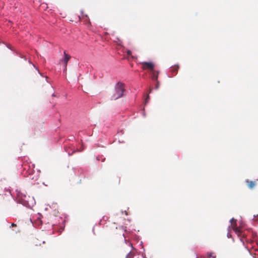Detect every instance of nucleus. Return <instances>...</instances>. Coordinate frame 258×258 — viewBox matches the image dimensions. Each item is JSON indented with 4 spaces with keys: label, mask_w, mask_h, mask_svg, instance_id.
I'll list each match as a JSON object with an SVG mask.
<instances>
[{
    "label": "nucleus",
    "mask_w": 258,
    "mask_h": 258,
    "mask_svg": "<svg viewBox=\"0 0 258 258\" xmlns=\"http://www.w3.org/2000/svg\"><path fill=\"white\" fill-rule=\"evenodd\" d=\"M125 91L124 84L121 82H118L115 86L114 90L111 96V99L115 100L123 96Z\"/></svg>",
    "instance_id": "1"
},
{
    "label": "nucleus",
    "mask_w": 258,
    "mask_h": 258,
    "mask_svg": "<svg viewBox=\"0 0 258 258\" xmlns=\"http://www.w3.org/2000/svg\"><path fill=\"white\" fill-rule=\"evenodd\" d=\"M140 64L142 66L143 70H149L151 71L154 69V64L152 62L143 61L140 62Z\"/></svg>",
    "instance_id": "2"
},
{
    "label": "nucleus",
    "mask_w": 258,
    "mask_h": 258,
    "mask_svg": "<svg viewBox=\"0 0 258 258\" xmlns=\"http://www.w3.org/2000/svg\"><path fill=\"white\" fill-rule=\"evenodd\" d=\"M63 54H64V58L62 60V62H63V67H64V70H63V72L66 73L67 72V64H68V62L69 61V60H70V59L71 58V56L67 54L66 52V51H64L63 52Z\"/></svg>",
    "instance_id": "3"
},
{
    "label": "nucleus",
    "mask_w": 258,
    "mask_h": 258,
    "mask_svg": "<svg viewBox=\"0 0 258 258\" xmlns=\"http://www.w3.org/2000/svg\"><path fill=\"white\" fill-rule=\"evenodd\" d=\"M232 227L234 231L237 234H240L241 233V230L237 227V223L236 221L234 222L233 223L231 224Z\"/></svg>",
    "instance_id": "4"
},
{
    "label": "nucleus",
    "mask_w": 258,
    "mask_h": 258,
    "mask_svg": "<svg viewBox=\"0 0 258 258\" xmlns=\"http://www.w3.org/2000/svg\"><path fill=\"white\" fill-rule=\"evenodd\" d=\"M245 181L247 183L248 187L250 189L253 188L256 185L255 181H250L248 179H246Z\"/></svg>",
    "instance_id": "5"
},
{
    "label": "nucleus",
    "mask_w": 258,
    "mask_h": 258,
    "mask_svg": "<svg viewBox=\"0 0 258 258\" xmlns=\"http://www.w3.org/2000/svg\"><path fill=\"white\" fill-rule=\"evenodd\" d=\"M151 78L153 80H157L158 77V72L156 71L154 69L151 71Z\"/></svg>",
    "instance_id": "6"
},
{
    "label": "nucleus",
    "mask_w": 258,
    "mask_h": 258,
    "mask_svg": "<svg viewBox=\"0 0 258 258\" xmlns=\"http://www.w3.org/2000/svg\"><path fill=\"white\" fill-rule=\"evenodd\" d=\"M117 229V226L115 223L112 224L110 226L108 227V230L110 232L114 233L115 231Z\"/></svg>",
    "instance_id": "7"
},
{
    "label": "nucleus",
    "mask_w": 258,
    "mask_h": 258,
    "mask_svg": "<svg viewBox=\"0 0 258 258\" xmlns=\"http://www.w3.org/2000/svg\"><path fill=\"white\" fill-rule=\"evenodd\" d=\"M179 68V66L177 65L171 67V72L174 74V75H176L177 74Z\"/></svg>",
    "instance_id": "8"
},
{
    "label": "nucleus",
    "mask_w": 258,
    "mask_h": 258,
    "mask_svg": "<svg viewBox=\"0 0 258 258\" xmlns=\"http://www.w3.org/2000/svg\"><path fill=\"white\" fill-rule=\"evenodd\" d=\"M207 255H208V257H209V258L211 257H212V258H216V254L214 253H213V252L208 253Z\"/></svg>",
    "instance_id": "9"
},
{
    "label": "nucleus",
    "mask_w": 258,
    "mask_h": 258,
    "mask_svg": "<svg viewBox=\"0 0 258 258\" xmlns=\"http://www.w3.org/2000/svg\"><path fill=\"white\" fill-rule=\"evenodd\" d=\"M125 258H134V254L132 252H129L126 256Z\"/></svg>",
    "instance_id": "10"
},
{
    "label": "nucleus",
    "mask_w": 258,
    "mask_h": 258,
    "mask_svg": "<svg viewBox=\"0 0 258 258\" xmlns=\"http://www.w3.org/2000/svg\"><path fill=\"white\" fill-rule=\"evenodd\" d=\"M236 220L235 219H234V218H232V219H231V220H230V222H231V224L233 223H234V222H236Z\"/></svg>",
    "instance_id": "11"
},
{
    "label": "nucleus",
    "mask_w": 258,
    "mask_h": 258,
    "mask_svg": "<svg viewBox=\"0 0 258 258\" xmlns=\"http://www.w3.org/2000/svg\"><path fill=\"white\" fill-rule=\"evenodd\" d=\"M127 54L128 55H131L132 54V51L130 50H128L127 51Z\"/></svg>",
    "instance_id": "12"
},
{
    "label": "nucleus",
    "mask_w": 258,
    "mask_h": 258,
    "mask_svg": "<svg viewBox=\"0 0 258 258\" xmlns=\"http://www.w3.org/2000/svg\"><path fill=\"white\" fill-rule=\"evenodd\" d=\"M149 99V95H148L147 96V98L146 99V101H145L146 103H147V101H148V99Z\"/></svg>",
    "instance_id": "13"
},
{
    "label": "nucleus",
    "mask_w": 258,
    "mask_h": 258,
    "mask_svg": "<svg viewBox=\"0 0 258 258\" xmlns=\"http://www.w3.org/2000/svg\"><path fill=\"white\" fill-rule=\"evenodd\" d=\"M11 226H12V227H14V226H16V225L15 224H14V223H12V225H11Z\"/></svg>",
    "instance_id": "14"
},
{
    "label": "nucleus",
    "mask_w": 258,
    "mask_h": 258,
    "mask_svg": "<svg viewBox=\"0 0 258 258\" xmlns=\"http://www.w3.org/2000/svg\"><path fill=\"white\" fill-rule=\"evenodd\" d=\"M158 84H157L156 85V89H158Z\"/></svg>",
    "instance_id": "15"
},
{
    "label": "nucleus",
    "mask_w": 258,
    "mask_h": 258,
    "mask_svg": "<svg viewBox=\"0 0 258 258\" xmlns=\"http://www.w3.org/2000/svg\"><path fill=\"white\" fill-rule=\"evenodd\" d=\"M151 91H152V89H150V91H149V93H150L151 92Z\"/></svg>",
    "instance_id": "16"
},
{
    "label": "nucleus",
    "mask_w": 258,
    "mask_h": 258,
    "mask_svg": "<svg viewBox=\"0 0 258 258\" xmlns=\"http://www.w3.org/2000/svg\"><path fill=\"white\" fill-rule=\"evenodd\" d=\"M121 229V230H123V229L122 228H119V229Z\"/></svg>",
    "instance_id": "17"
}]
</instances>
